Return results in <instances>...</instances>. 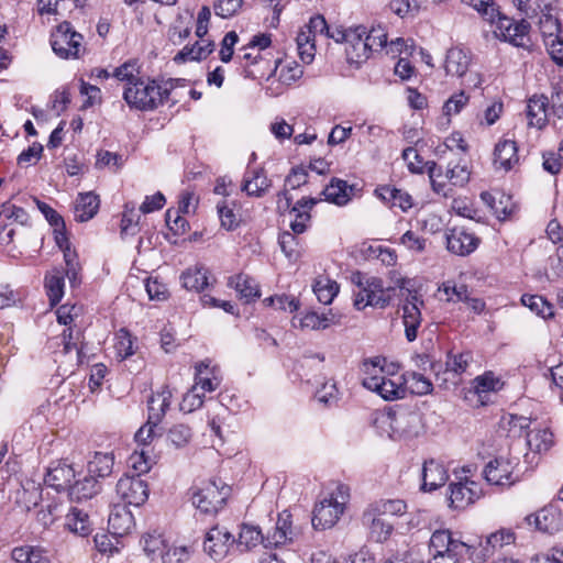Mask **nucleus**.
<instances>
[{
	"label": "nucleus",
	"mask_w": 563,
	"mask_h": 563,
	"mask_svg": "<svg viewBox=\"0 0 563 563\" xmlns=\"http://www.w3.org/2000/svg\"><path fill=\"white\" fill-rule=\"evenodd\" d=\"M519 162L517 143H496L494 166L504 172L510 170Z\"/></svg>",
	"instance_id": "obj_36"
},
{
	"label": "nucleus",
	"mask_w": 563,
	"mask_h": 563,
	"mask_svg": "<svg viewBox=\"0 0 563 563\" xmlns=\"http://www.w3.org/2000/svg\"><path fill=\"white\" fill-rule=\"evenodd\" d=\"M113 456L110 453L96 452L87 464V472L90 477L102 479L111 475L113 470Z\"/></svg>",
	"instance_id": "obj_40"
},
{
	"label": "nucleus",
	"mask_w": 563,
	"mask_h": 563,
	"mask_svg": "<svg viewBox=\"0 0 563 563\" xmlns=\"http://www.w3.org/2000/svg\"><path fill=\"white\" fill-rule=\"evenodd\" d=\"M343 486L338 487L342 498L341 501L332 494L314 506L311 519L314 529H329L338 522L344 511L345 497L343 496Z\"/></svg>",
	"instance_id": "obj_9"
},
{
	"label": "nucleus",
	"mask_w": 563,
	"mask_h": 563,
	"mask_svg": "<svg viewBox=\"0 0 563 563\" xmlns=\"http://www.w3.org/2000/svg\"><path fill=\"white\" fill-rule=\"evenodd\" d=\"M351 283L356 287L353 289L355 309L364 310L368 306L384 309L390 305L395 288L385 287L380 278L357 271L352 273Z\"/></svg>",
	"instance_id": "obj_1"
},
{
	"label": "nucleus",
	"mask_w": 563,
	"mask_h": 563,
	"mask_svg": "<svg viewBox=\"0 0 563 563\" xmlns=\"http://www.w3.org/2000/svg\"><path fill=\"white\" fill-rule=\"evenodd\" d=\"M99 197L92 192L80 194L75 203V220L86 222L92 219L99 210Z\"/></svg>",
	"instance_id": "obj_37"
},
{
	"label": "nucleus",
	"mask_w": 563,
	"mask_h": 563,
	"mask_svg": "<svg viewBox=\"0 0 563 563\" xmlns=\"http://www.w3.org/2000/svg\"><path fill=\"white\" fill-rule=\"evenodd\" d=\"M80 330H74L73 328H67L63 331V333L58 336L51 339L49 345L53 346H62V353L64 355H68L71 352H75L76 363L81 362L82 350L78 346V342L81 338Z\"/></svg>",
	"instance_id": "obj_31"
},
{
	"label": "nucleus",
	"mask_w": 563,
	"mask_h": 563,
	"mask_svg": "<svg viewBox=\"0 0 563 563\" xmlns=\"http://www.w3.org/2000/svg\"><path fill=\"white\" fill-rule=\"evenodd\" d=\"M400 379H402L404 386L407 385L410 391L415 395L423 396L433 390L431 380L421 373L408 371L400 377Z\"/></svg>",
	"instance_id": "obj_44"
},
{
	"label": "nucleus",
	"mask_w": 563,
	"mask_h": 563,
	"mask_svg": "<svg viewBox=\"0 0 563 563\" xmlns=\"http://www.w3.org/2000/svg\"><path fill=\"white\" fill-rule=\"evenodd\" d=\"M272 183L263 167H247L243 176L242 191L250 197H262L269 189Z\"/></svg>",
	"instance_id": "obj_20"
},
{
	"label": "nucleus",
	"mask_w": 563,
	"mask_h": 563,
	"mask_svg": "<svg viewBox=\"0 0 563 563\" xmlns=\"http://www.w3.org/2000/svg\"><path fill=\"white\" fill-rule=\"evenodd\" d=\"M481 199L499 220H506L515 210L511 198L501 192L483 191Z\"/></svg>",
	"instance_id": "obj_26"
},
{
	"label": "nucleus",
	"mask_w": 563,
	"mask_h": 563,
	"mask_svg": "<svg viewBox=\"0 0 563 563\" xmlns=\"http://www.w3.org/2000/svg\"><path fill=\"white\" fill-rule=\"evenodd\" d=\"M471 64L468 51L461 47H452L446 52L444 69L446 75L462 77L466 74Z\"/></svg>",
	"instance_id": "obj_30"
},
{
	"label": "nucleus",
	"mask_w": 563,
	"mask_h": 563,
	"mask_svg": "<svg viewBox=\"0 0 563 563\" xmlns=\"http://www.w3.org/2000/svg\"><path fill=\"white\" fill-rule=\"evenodd\" d=\"M500 386L501 383L499 378H496L492 372H486L485 374L477 376L472 383V389L479 399H482L483 394L496 391L500 388ZM481 401L484 404L483 400Z\"/></svg>",
	"instance_id": "obj_51"
},
{
	"label": "nucleus",
	"mask_w": 563,
	"mask_h": 563,
	"mask_svg": "<svg viewBox=\"0 0 563 563\" xmlns=\"http://www.w3.org/2000/svg\"><path fill=\"white\" fill-rule=\"evenodd\" d=\"M297 234L298 233H294L292 231H286L283 232L278 239V243L283 253L290 261H296L300 256L299 240L297 238Z\"/></svg>",
	"instance_id": "obj_54"
},
{
	"label": "nucleus",
	"mask_w": 563,
	"mask_h": 563,
	"mask_svg": "<svg viewBox=\"0 0 563 563\" xmlns=\"http://www.w3.org/2000/svg\"><path fill=\"white\" fill-rule=\"evenodd\" d=\"M387 32L386 30L380 26H373L371 30L366 29L365 34V42H366V48L368 53V58L373 53L380 52L382 49L386 48L387 44Z\"/></svg>",
	"instance_id": "obj_50"
},
{
	"label": "nucleus",
	"mask_w": 563,
	"mask_h": 563,
	"mask_svg": "<svg viewBox=\"0 0 563 563\" xmlns=\"http://www.w3.org/2000/svg\"><path fill=\"white\" fill-rule=\"evenodd\" d=\"M539 27L543 40H551L552 37H559V35L563 34V29L559 19L553 14H548L547 16H540L539 19Z\"/></svg>",
	"instance_id": "obj_57"
},
{
	"label": "nucleus",
	"mask_w": 563,
	"mask_h": 563,
	"mask_svg": "<svg viewBox=\"0 0 563 563\" xmlns=\"http://www.w3.org/2000/svg\"><path fill=\"white\" fill-rule=\"evenodd\" d=\"M536 530L553 534L563 529V515L554 506H548L526 518Z\"/></svg>",
	"instance_id": "obj_18"
},
{
	"label": "nucleus",
	"mask_w": 563,
	"mask_h": 563,
	"mask_svg": "<svg viewBox=\"0 0 563 563\" xmlns=\"http://www.w3.org/2000/svg\"><path fill=\"white\" fill-rule=\"evenodd\" d=\"M351 190L352 188L345 180L333 179L330 185L323 189L322 195L324 196V200L338 206H344L351 200Z\"/></svg>",
	"instance_id": "obj_41"
},
{
	"label": "nucleus",
	"mask_w": 563,
	"mask_h": 563,
	"mask_svg": "<svg viewBox=\"0 0 563 563\" xmlns=\"http://www.w3.org/2000/svg\"><path fill=\"white\" fill-rule=\"evenodd\" d=\"M75 478L74 468L66 463H57L51 466L44 477V483L57 492L67 490L73 484Z\"/></svg>",
	"instance_id": "obj_22"
},
{
	"label": "nucleus",
	"mask_w": 563,
	"mask_h": 563,
	"mask_svg": "<svg viewBox=\"0 0 563 563\" xmlns=\"http://www.w3.org/2000/svg\"><path fill=\"white\" fill-rule=\"evenodd\" d=\"M521 303L543 319H549L554 316L553 305L542 296L525 294L521 296Z\"/></svg>",
	"instance_id": "obj_46"
},
{
	"label": "nucleus",
	"mask_w": 563,
	"mask_h": 563,
	"mask_svg": "<svg viewBox=\"0 0 563 563\" xmlns=\"http://www.w3.org/2000/svg\"><path fill=\"white\" fill-rule=\"evenodd\" d=\"M369 509L377 512L378 516H401L406 512L407 505L402 499H386L376 501L371 505Z\"/></svg>",
	"instance_id": "obj_52"
},
{
	"label": "nucleus",
	"mask_w": 563,
	"mask_h": 563,
	"mask_svg": "<svg viewBox=\"0 0 563 563\" xmlns=\"http://www.w3.org/2000/svg\"><path fill=\"white\" fill-rule=\"evenodd\" d=\"M464 4L474 8L485 20L494 22L498 15L492 0H461Z\"/></svg>",
	"instance_id": "obj_61"
},
{
	"label": "nucleus",
	"mask_w": 563,
	"mask_h": 563,
	"mask_svg": "<svg viewBox=\"0 0 563 563\" xmlns=\"http://www.w3.org/2000/svg\"><path fill=\"white\" fill-rule=\"evenodd\" d=\"M446 177L451 180L454 186H464L470 180V172L466 165L460 163L454 164L450 161L448 164Z\"/></svg>",
	"instance_id": "obj_62"
},
{
	"label": "nucleus",
	"mask_w": 563,
	"mask_h": 563,
	"mask_svg": "<svg viewBox=\"0 0 563 563\" xmlns=\"http://www.w3.org/2000/svg\"><path fill=\"white\" fill-rule=\"evenodd\" d=\"M515 540L516 536L514 531L510 529H500L486 537L485 544L479 543L481 549L473 545V549L470 551V559L474 562H484L492 556L497 549L511 544Z\"/></svg>",
	"instance_id": "obj_13"
},
{
	"label": "nucleus",
	"mask_w": 563,
	"mask_h": 563,
	"mask_svg": "<svg viewBox=\"0 0 563 563\" xmlns=\"http://www.w3.org/2000/svg\"><path fill=\"white\" fill-rule=\"evenodd\" d=\"M550 115L549 100L545 96H532L527 104L529 125L542 129L548 123Z\"/></svg>",
	"instance_id": "obj_27"
},
{
	"label": "nucleus",
	"mask_w": 563,
	"mask_h": 563,
	"mask_svg": "<svg viewBox=\"0 0 563 563\" xmlns=\"http://www.w3.org/2000/svg\"><path fill=\"white\" fill-rule=\"evenodd\" d=\"M471 361L472 354L470 352H462L457 354L450 353L445 362V372L451 373L454 376H461L466 372Z\"/></svg>",
	"instance_id": "obj_53"
},
{
	"label": "nucleus",
	"mask_w": 563,
	"mask_h": 563,
	"mask_svg": "<svg viewBox=\"0 0 563 563\" xmlns=\"http://www.w3.org/2000/svg\"><path fill=\"white\" fill-rule=\"evenodd\" d=\"M243 0H217L213 3L214 13L221 18H231L242 8Z\"/></svg>",
	"instance_id": "obj_63"
},
{
	"label": "nucleus",
	"mask_w": 563,
	"mask_h": 563,
	"mask_svg": "<svg viewBox=\"0 0 563 563\" xmlns=\"http://www.w3.org/2000/svg\"><path fill=\"white\" fill-rule=\"evenodd\" d=\"M526 438L529 450L534 453L547 452L554 443L553 433L548 428L530 430Z\"/></svg>",
	"instance_id": "obj_42"
},
{
	"label": "nucleus",
	"mask_w": 563,
	"mask_h": 563,
	"mask_svg": "<svg viewBox=\"0 0 563 563\" xmlns=\"http://www.w3.org/2000/svg\"><path fill=\"white\" fill-rule=\"evenodd\" d=\"M317 198H301L290 209L295 219L290 222V229L294 233H303L311 220L310 210L318 203Z\"/></svg>",
	"instance_id": "obj_28"
},
{
	"label": "nucleus",
	"mask_w": 563,
	"mask_h": 563,
	"mask_svg": "<svg viewBox=\"0 0 563 563\" xmlns=\"http://www.w3.org/2000/svg\"><path fill=\"white\" fill-rule=\"evenodd\" d=\"M339 289L338 283L328 277L319 278L313 285V291L318 300L323 305H330L338 295Z\"/></svg>",
	"instance_id": "obj_49"
},
{
	"label": "nucleus",
	"mask_w": 563,
	"mask_h": 563,
	"mask_svg": "<svg viewBox=\"0 0 563 563\" xmlns=\"http://www.w3.org/2000/svg\"><path fill=\"white\" fill-rule=\"evenodd\" d=\"M228 286L235 289V291L240 295L241 299H243L246 303L255 301L261 297L260 286L256 280L246 275V274H238L231 276L228 280Z\"/></svg>",
	"instance_id": "obj_29"
},
{
	"label": "nucleus",
	"mask_w": 563,
	"mask_h": 563,
	"mask_svg": "<svg viewBox=\"0 0 563 563\" xmlns=\"http://www.w3.org/2000/svg\"><path fill=\"white\" fill-rule=\"evenodd\" d=\"M229 494V486L222 485L220 487L212 481L192 492L191 503L201 514L211 515L222 508Z\"/></svg>",
	"instance_id": "obj_7"
},
{
	"label": "nucleus",
	"mask_w": 563,
	"mask_h": 563,
	"mask_svg": "<svg viewBox=\"0 0 563 563\" xmlns=\"http://www.w3.org/2000/svg\"><path fill=\"white\" fill-rule=\"evenodd\" d=\"M169 89L163 88L155 80L140 78L126 86L123 98L130 107L139 110H154L168 100Z\"/></svg>",
	"instance_id": "obj_3"
},
{
	"label": "nucleus",
	"mask_w": 563,
	"mask_h": 563,
	"mask_svg": "<svg viewBox=\"0 0 563 563\" xmlns=\"http://www.w3.org/2000/svg\"><path fill=\"white\" fill-rule=\"evenodd\" d=\"M366 27L357 25L349 27L347 38L345 42V55L350 63H363L368 59L365 40Z\"/></svg>",
	"instance_id": "obj_19"
},
{
	"label": "nucleus",
	"mask_w": 563,
	"mask_h": 563,
	"mask_svg": "<svg viewBox=\"0 0 563 563\" xmlns=\"http://www.w3.org/2000/svg\"><path fill=\"white\" fill-rule=\"evenodd\" d=\"M362 520L364 525L368 526L369 537L375 542L386 541L394 530V526L390 522L369 508L363 512Z\"/></svg>",
	"instance_id": "obj_25"
},
{
	"label": "nucleus",
	"mask_w": 563,
	"mask_h": 563,
	"mask_svg": "<svg viewBox=\"0 0 563 563\" xmlns=\"http://www.w3.org/2000/svg\"><path fill=\"white\" fill-rule=\"evenodd\" d=\"M65 528L79 537H87L92 532V522L84 508L71 506L65 516Z\"/></svg>",
	"instance_id": "obj_24"
},
{
	"label": "nucleus",
	"mask_w": 563,
	"mask_h": 563,
	"mask_svg": "<svg viewBox=\"0 0 563 563\" xmlns=\"http://www.w3.org/2000/svg\"><path fill=\"white\" fill-rule=\"evenodd\" d=\"M100 490V482L87 474L82 479H78L71 484L68 496L71 501L80 503L82 500L91 499L98 495Z\"/></svg>",
	"instance_id": "obj_34"
},
{
	"label": "nucleus",
	"mask_w": 563,
	"mask_h": 563,
	"mask_svg": "<svg viewBox=\"0 0 563 563\" xmlns=\"http://www.w3.org/2000/svg\"><path fill=\"white\" fill-rule=\"evenodd\" d=\"M375 195L390 208L397 207L404 212H407L413 206V199L407 191L390 185L377 187Z\"/></svg>",
	"instance_id": "obj_23"
},
{
	"label": "nucleus",
	"mask_w": 563,
	"mask_h": 563,
	"mask_svg": "<svg viewBox=\"0 0 563 563\" xmlns=\"http://www.w3.org/2000/svg\"><path fill=\"white\" fill-rule=\"evenodd\" d=\"M362 385L388 401L404 398L406 394V387L400 378L396 382L385 376L363 377Z\"/></svg>",
	"instance_id": "obj_14"
},
{
	"label": "nucleus",
	"mask_w": 563,
	"mask_h": 563,
	"mask_svg": "<svg viewBox=\"0 0 563 563\" xmlns=\"http://www.w3.org/2000/svg\"><path fill=\"white\" fill-rule=\"evenodd\" d=\"M51 45L53 52L63 59H79L86 53L82 34L67 21L58 24L52 32Z\"/></svg>",
	"instance_id": "obj_5"
},
{
	"label": "nucleus",
	"mask_w": 563,
	"mask_h": 563,
	"mask_svg": "<svg viewBox=\"0 0 563 563\" xmlns=\"http://www.w3.org/2000/svg\"><path fill=\"white\" fill-rule=\"evenodd\" d=\"M180 280L187 290L200 292L209 286L208 271L203 266L189 267L183 272Z\"/></svg>",
	"instance_id": "obj_39"
},
{
	"label": "nucleus",
	"mask_w": 563,
	"mask_h": 563,
	"mask_svg": "<svg viewBox=\"0 0 563 563\" xmlns=\"http://www.w3.org/2000/svg\"><path fill=\"white\" fill-rule=\"evenodd\" d=\"M517 465V457H495L494 460H490L484 467V478L490 485L509 487L518 481V477L514 475Z\"/></svg>",
	"instance_id": "obj_10"
},
{
	"label": "nucleus",
	"mask_w": 563,
	"mask_h": 563,
	"mask_svg": "<svg viewBox=\"0 0 563 563\" xmlns=\"http://www.w3.org/2000/svg\"><path fill=\"white\" fill-rule=\"evenodd\" d=\"M140 67L135 60H129L114 69L113 76L119 80L126 81L128 86L133 85L141 77Z\"/></svg>",
	"instance_id": "obj_59"
},
{
	"label": "nucleus",
	"mask_w": 563,
	"mask_h": 563,
	"mask_svg": "<svg viewBox=\"0 0 563 563\" xmlns=\"http://www.w3.org/2000/svg\"><path fill=\"white\" fill-rule=\"evenodd\" d=\"M406 279H400L398 286L406 289L407 295L401 306L402 323L405 327V335L408 342H413L418 338V330L422 322L421 308L424 306L423 300L416 290L406 288Z\"/></svg>",
	"instance_id": "obj_6"
},
{
	"label": "nucleus",
	"mask_w": 563,
	"mask_h": 563,
	"mask_svg": "<svg viewBox=\"0 0 563 563\" xmlns=\"http://www.w3.org/2000/svg\"><path fill=\"white\" fill-rule=\"evenodd\" d=\"M172 391L168 387H163L161 391L152 395L147 401L148 404V419L150 421L159 423L169 408Z\"/></svg>",
	"instance_id": "obj_38"
},
{
	"label": "nucleus",
	"mask_w": 563,
	"mask_h": 563,
	"mask_svg": "<svg viewBox=\"0 0 563 563\" xmlns=\"http://www.w3.org/2000/svg\"><path fill=\"white\" fill-rule=\"evenodd\" d=\"M482 496L479 484L465 478L457 483L450 484V507L455 509H463L468 505L475 503Z\"/></svg>",
	"instance_id": "obj_15"
},
{
	"label": "nucleus",
	"mask_w": 563,
	"mask_h": 563,
	"mask_svg": "<svg viewBox=\"0 0 563 563\" xmlns=\"http://www.w3.org/2000/svg\"><path fill=\"white\" fill-rule=\"evenodd\" d=\"M245 77L252 79H268L276 70V63L265 57L261 52L243 46L238 55Z\"/></svg>",
	"instance_id": "obj_8"
},
{
	"label": "nucleus",
	"mask_w": 563,
	"mask_h": 563,
	"mask_svg": "<svg viewBox=\"0 0 563 563\" xmlns=\"http://www.w3.org/2000/svg\"><path fill=\"white\" fill-rule=\"evenodd\" d=\"M260 543H266L261 530L254 526L243 525L239 538L235 540L236 548L243 552L255 548Z\"/></svg>",
	"instance_id": "obj_43"
},
{
	"label": "nucleus",
	"mask_w": 563,
	"mask_h": 563,
	"mask_svg": "<svg viewBox=\"0 0 563 563\" xmlns=\"http://www.w3.org/2000/svg\"><path fill=\"white\" fill-rule=\"evenodd\" d=\"M234 543L235 538L225 528L216 526L207 532L203 550L212 560L220 561L228 555Z\"/></svg>",
	"instance_id": "obj_11"
},
{
	"label": "nucleus",
	"mask_w": 563,
	"mask_h": 563,
	"mask_svg": "<svg viewBox=\"0 0 563 563\" xmlns=\"http://www.w3.org/2000/svg\"><path fill=\"white\" fill-rule=\"evenodd\" d=\"M380 428L394 440L412 439L421 429V417L416 411L399 409L377 419Z\"/></svg>",
	"instance_id": "obj_4"
},
{
	"label": "nucleus",
	"mask_w": 563,
	"mask_h": 563,
	"mask_svg": "<svg viewBox=\"0 0 563 563\" xmlns=\"http://www.w3.org/2000/svg\"><path fill=\"white\" fill-rule=\"evenodd\" d=\"M147 453L142 449L140 454L131 456L132 467L139 472L137 475H124L117 483V494L126 504L133 506L143 505L148 498V485L141 477V473H146L151 468Z\"/></svg>",
	"instance_id": "obj_2"
},
{
	"label": "nucleus",
	"mask_w": 563,
	"mask_h": 563,
	"mask_svg": "<svg viewBox=\"0 0 563 563\" xmlns=\"http://www.w3.org/2000/svg\"><path fill=\"white\" fill-rule=\"evenodd\" d=\"M45 288L52 306L57 305L64 295V274L54 271L45 276Z\"/></svg>",
	"instance_id": "obj_47"
},
{
	"label": "nucleus",
	"mask_w": 563,
	"mask_h": 563,
	"mask_svg": "<svg viewBox=\"0 0 563 563\" xmlns=\"http://www.w3.org/2000/svg\"><path fill=\"white\" fill-rule=\"evenodd\" d=\"M191 428L185 423H176L170 427L166 434V440L169 445L175 449H183L191 441Z\"/></svg>",
	"instance_id": "obj_48"
},
{
	"label": "nucleus",
	"mask_w": 563,
	"mask_h": 563,
	"mask_svg": "<svg viewBox=\"0 0 563 563\" xmlns=\"http://www.w3.org/2000/svg\"><path fill=\"white\" fill-rule=\"evenodd\" d=\"M497 30L496 34L498 36L515 46L527 47L529 45L530 24L525 19L514 21L506 16H499Z\"/></svg>",
	"instance_id": "obj_12"
},
{
	"label": "nucleus",
	"mask_w": 563,
	"mask_h": 563,
	"mask_svg": "<svg viewBox=\"0 0 563 563\" xmlns=\"http://www.w3.org/2000/svg\"><path fill=\"white\" fill-rule=\"evenodd\" d=\"M421 490L432 492L443 486L449 479L448 471L444 465L433 459L428 460L422 466Z\"/></svg>",
	"instance_id": "obj_21"
},
{
	"label": "nucleus",
	"mask_w": 563,
	"mask_h": 563,
	"mask_svg": "<svg viewBox=\"0 0 563 563\" xmlns=\"http://www.w3.org/2000/svg\"><path fill=\"white\" fill-rule=\"evenodd\" d=\"M446 249L450 253L466 256L473 253L479 243V239L463 228H452L445 234Z\"/></svg>",
	"instance_id": "obj_17"
},
{
	"label": "nucleus",
	"mask_w": 563,
	"mask_h": 563,
	"mask_svg": "<svg viewBox=\"0 0 563 563\" xmlns=\"http://www.w3.org/2000/svg\"><path fill=\"white\" fill-rule=\"evenodd\" d=\"M108 525L113 534L124 536L133 529L134 518L125 506L115 505L109 515Z\"/></svg>",
	"instance_id": "obj_32"
},
{
	"label": "nucleus",
	"mask_w": 563,
	"mask_h": 563,
	"mask_svg": "<svg viewBox=\"0 0 563 563\" xmlns=\"http://www.w3.org/2000/svg\"><path fill=\"white\" fill-rule=\"evenodd\" d=\"M307 169L301 166L292 167L289 175L285 179V190L282 191L278 197V209L287 210L291 205V197L288 194V189H297L307 183Z\"/></svg>",
	"instance_id": "obj_33"
},
{
	"label": "nucleus",
	"mask_w": 563,
	"mask_h": 563,
	"mask_svg": "<svg viewBox=\"0 0 563 563\" xmlns=\"http://www.w3.org/2000/svg\"><path fill=\"white\" fill-rule=\"evenodd\" d=\"M217 210L223 229L231 231L239 227V216L234 212L233 208L229 207L225 200L217 203Z\"/></svg>",
	"instance_id": "obj_58"
},
{
	"label": "nucleus",
	"mask_w": 563,
	"mask_h": 563,
	"mask_svg": "<svg viewBox=\"0 0 563 563\" xmlns=\"http://www.w3.org/2000/svg\"><path fill=\"white\" fill-rule=\"evenodd\" d=\"M140 214L136 212L134 202H126L123 208L120 233L122 238L134 236L140 231Z\"/></svg>",
	"instance_id": "obj_45"
},
{
	"label": "nucleus",
	"mask_w": 563,
	"mask_h": 563,
	"mask_svg": "<svg viewBox=\"0 0 563 563\" xmlns=\"http://www.w3.org/2000/svg\"><path fill=\"white\" fill-rule=\"evenodd\" d=\"M143 549L148 556L162 558L164 550L166 549L165 540L159 533H146L142 538Z\"/></svg>",
	"instance_id": "obj_55"
},
{
	"label": "nucleus",
	"mask_w": 563,
	"mask_h": 563,
	"mask_svg": "<svg viewBox=\"0 0 563 563\" xmlns=\"http://www.w3.org/2000/svg\"><path fill=\"white\" fill-rule=\"evenodd\" d=\"M430 549L433 554L465 555L470 556L473 544L454 540L449 530H437L430 538Z\"/></svg>",
	"instance_id": "obj_16"
},
{
	"label": "nucleus",
	"mask_w": 563,
	"mask_h": 563,
	"mask_svg": "<svg viewBox=\"0 0 563 563\" xmlns=\"http://www.w3.org/2000/svg\"><path fill=\"white\" fill-rule=\"evenodd\" d=\"M214 49V43L205 37L197 41L194 45H186L180 49L174 60L185 63L187 60H201L207 58Z\"/></svg>",
	"instance_id": "obj_35"
},
{
	"label": "nucleus",
	"mask_w": 563,
	"mask_h": 563,
	"mask_svg": "<svg viewBox=\"0 0 563 563\" xmlns=\"http://www.w3.org/2000/svg\"><path fill=\"white\" fill-rule=\"evenodd\" d=\"M126 157L122 154L110 152V151H99L97 153L96 167L97 168H113L114 170L120 169L125 163Z\"/></svg>",
	"instance_id": "obj_56"
},
{
	"label": "nucleus",
	"mask_w": 563,
	"mask_h": 563,
	"mask_svg": "<svg viewBox=\"0 0 563 563\" xmlns=\"http://www.w3.org/2000/svg\"><path fill=\"white\" fill-rule=\"evenodd\" d=\"M190 549L188 547H167L162 554L163 563H185L190 558Z\"/></svg>",
	"instance_id": "obj_60"
},
{
	"label": "nucleus",
	"mask_w": 563,
	"mask_h": 563,
	"mask_svg": "<svg viewBox=\"0 0 563 563\" xmlns=\"http://www.w3.org/2000/svg\"><path fill=\"white\" fill-rule=\"evenodd\" d=\"M41 551L32 547H19L12 550V560L16 563H35L41 556Z\"/></svg>",
	"instance_id": "obj_64"
}]
</instances>
